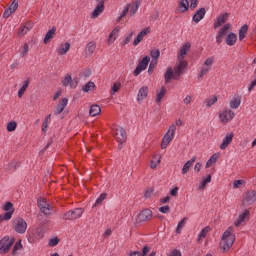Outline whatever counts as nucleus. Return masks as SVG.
I'll use <instances>...</instances> for the list:
<instances>
[{"label":"nucleus","instance_id":"obj_1","mask_svg":"<svg viewBox=\"0 0 256 256\" xmlns=\"http://www.w3.org/2000/svg\"><path fill=\"white\" fill-rule=\"evenodd\" d=\"M233 243H235V234H233V226H230L223 233L220 241V249H222V253H227V251L233 247Z\"/></svg>","mask_w":256,"mask_h":256},{"label":"nucleus","instance_id":"obj_2","mask_svg":"<svg viewBox=\"0 0 256 256\" xmlns=\"http://www.w3.org/2000/svg\"><path fill=\"white\" fill-rule=\"evenodd\" d=\"M175 131H177V126H175V124L170 125L167 133L162 138V149H167V147H169V143H171L175 137Z\"/></svg>","mask_w":256,"mask_h":256},{"label":"nucleus","instance_id":"obj_3","mask_svg":"<svg viewBox=\"0 0 256 256\" xmlns=\"http://www.w3.org/2000/svg\"><path fill=\"white\" fill-rule=\"evenodd\" d=\"M15 244V237L4 236L0 240V253L3 255L7 254L8 251H11V248Z\"/></svg>","mask_w":256,"mask_h":256},{"label":"nucleus","instance_id":"obj_4","mask_svg":"<svg viewBox=\"0 0 256 256\" xmlns=\"http://www.w3.org/2000/svg\"><path fill=\"white\" fill-rule=\"evenodd\" d=\"M83 208H75L63 214L62 219L64 221H75V219H81L83 216Z\"/></svg>","mask_w":256,"mask_h":256},{"label":"nucleus","instance_id":"obj_5","mask_svg":"<svg viewBox=\"0 0 256 256\" xmlns=\"http://www.w3.org/2000/svg\"><path fill=\"white\" fill-rule=\"evenodd\" d=\"M2 209L7 211V213L0 215V223H3V221H9V219L13 217V213H15V208H13V203L11 202H6Z\"/></svg>","mask_w":256,"mask_h":256},{"label":"nucleus","instance_id":"obj_6","mask_svg":"<svg viewBox=\"0 0 256 256\" xmlns=\"http://www.w3.org/2000/svg\"><path fill=\"white\" fill-rule=\"evenodd\" d=\"M256 202V191L248 190L243 194L242 197V205L243 207H249V205H253Z\"/></svg>","mask_w":256,"mask_h":256},{"label":"nucleus","instance_id":"obj_7","mask_svg":"<svg viewBox=\"0 0 256 256\" xmlns=\"http://www.w3.org/2000/svg\"><path fill=\"white\" fill-rule=\"evenodd\" d=\"M179 64L174 67V79L175 81H179V79H181V75H183V73H185V69H187V67L189 66V62H187L186 60H178Z\"/></svg>","mask_w":256,"mask_h":256},{"label":"nucleus","instance_id":"obj_8","mask_svg":"<svg viewBox=\"0 0 256 256\" xmlns=\"http://www.w3.org/2000/svg\"><path fill=\"white\" fill-rule=\"evenodd\" d=\"M37 205L44 215H51V211H53V207H51V204L47 202V199L45 198H38Z\"/></svg>","mask_w":256,"mask_h":256},{"label":"nucleus","instance_id":"obj_9","mask_svg":"<svg viewBox=\"0 0 256 256\" xmlns=\"http://www.w3.org/2000/svg\"><path fill=\"white\" fill-rule=\"evenodd\" d=\"M214 62H215V59L213 57L207 58L204 61V65L202 66L199 72L198 79H203V77H205V75H207L211 71V68L213 67Z\"/></svg>","mask_w":256,"mask_h":256},{"label":"nucleus","instance_id":"obj_10","mask_svg":"<svg viewBox=\"0 0 256 256\" xmlns=\"http://www.w3.org/2000/svg\"><path fill=\"white\" fill-rule=\"evenodd\" d=\"M13 229L16 233L24 235L25 231H27V222L23 218H17L13 222Z\"/></svg>","mask_w":256,"mask_h":256},{"label":"nucleus","instance_id":"obj_11","mask_svg":"<svg viewBox=\"0 0 256 256\" xmlns=\"http://www.w3.org/2000/svg\"><path fill=\"white\" fill-rule=\"evenodd\" d=\"M151 61V57L145 56L137 65L135 70L133 71L134 77H138V75H141V71H145L147 67L149 66V62Z\"/></svg>","mask_w":256,"mask_h":256},{"label":"nucleus","instance_id":"obj_12","mask_svg":"<svg viewBox=\"0 0 256 256\" xmlns=\"http://www.w3.org/2000/svg\"><path fill=\"white\" fill-rule=\"evenodd\" d=\"M235 117V112L229 108H224L219 114L221 123H229Z\"/></svg>","mask_w":256,"mask_h":256},{"label":"nucleus","instance_id":"obj_13","mask_svg":"<svg viewBox=\"0 0 256 256\" xmlns=\"http://www.w3.org/2000/svg\"><path fill=\"white\" fill-rule=\"evenodd\" d=\"M153 218V212L150 209L142 210L137 216L138 223H145L147 221H151Z\"/></svg>","mask_w":256,"mask_h":256},{"label":"nucleus","instance_id":"obj_14","mask_svg":"<svg viewBox=\"0 0 256 256\" xmlns=\"http://www.w3.org/2000/svg\"><path fill=\"white\" fill-rule=\"evenodd\" d=\"M63 87H70V89H75L79 85V78H72L71 75H66L62 81Z\"/></svg>","mask_w":256,"mask_h":256},{"label":"nucleus","instance_id":"obj_15","mask_svg":"<svg viewBox=\"0 0 256 256\" xmlns=\"http://www.w3.org/2000/svg\"><path fill=\"white\" fill-rule=\"evenodd\" d=\"M230 29H231V24L227 23L218 31L216 36V43L218 45H221V43H223V37L227 35V31H229Z\"/></svg>","mask_w":256,"mask_h":256},{"label":"nucleus","instance_id":"obj_16","mask_svg":"<svg viewBox=\"0 0 256 256\" xmlns=\"http://www.w3.org/2000/svg\"><path fill=\"white\" fill-rule=\"evenodd\" d=\"M114 135L116 141H120L121 143H125V141H127V132H125V128L123 127L115 128Z\"/></svg>","mask_w":256,"mask_h":256},{"label":"nucleus","instance_id":"obj_17","mask_svg":"<svg viewBox=\"0 0 256 256\" xmlns=\"http://www.w3.org/2000/svg\"><path fill=\"white\" fill-rule=\"evenodd\" d=\"M191 51V42H186L178 52V61H185V55Z\"/></svg>","mask_w":256,"mask_h":256},{"label":"nucleus","instance_id":"obj_18","mask_svg":"<svg viewBox=\"0 0 256 256\" xmlns=\"http://www.w3.org/2000/svg\"><path fill=\"white\" fill-rule=\"evenodd\" d=\"M151 33V27H147L141 30V32L138 33L137 37L133 41L134 47H137L141 41H143V38L145 35H149Z\"/></svg>","mask_w":256,"mask_h":256},{"label":"nucleus","instance_id":"obj_19","mask_svg":"<svg viewBox=\"0 0 256 256\" xmlns=\"http://www.w3.org/2000/svg\"><path fill=\"white\" fill-rule=\"evenodd\" d=\"M105 11V1H100L95 9L93 10L92 14H91V17L92 19H97V17L99 15H101V13H103Z\"/></svg>","mask_w":256,"mask_h":256},{"label":"nucleus","instance_id":"obj_20","mask_svg":"<svg viewBox=\"0 0 256 256\" xmlns=\"http://www.w3.org/2000/svg\"><path fill=\"white\" fill-rule=\"evenodd\" d=\"M229 19V13H224V14H221L216 22H214V29H219V27H221V25H225V23H227V20Z\"/></svg>","mask_w":256,"mask_h":256},{"label":"nucleus","instance_id":"obj_21","mask_svg":"<svg viewBox=\"0 0 256 256\" xmlns=\"http://www.w3.org/2000/svg\"><path fill=\"white\" fill-rule=\"evenodd\" d=\"M206 14L207 10L205 8H200L193 15L192 21H194V23H199L200 21H202V19H204Z\"/></svg>","mask_w":256,"mask_h":256},{"label":"nucleus","instance_id":"obj_22","mask_svg":"<svg viewBox=\"0 0 256 256\" xmlns=\"http://www.w3.org/2000/svg\"><path fill=\"white\" fill-rule=\"evenodd\" d=\"M233 137H235V134H233V132L227 134L223 139L222 143L220 144V149H227V147H229V145H231V143L233 142Z\"/></svg>","mask_w":256,"mask_h":256},{"label":"nucleus","instance_id":"obj_23","mask_svg":"<svg viewBox=\"0 0 256 256\" xmlns=\"http://www.w3.org/2000/svg\"><path fill=\"white\" fill-rule=\"evenodd\" d=\"M249 220V210H245L239 215L238 219L234 222L235 227H241V224Z\"/></svg>","mask_w":256,"mask_h":256},{"label":"nucleus","instance_id":"obj_24","mask_svg":"<svg viewBox=\"0 0 256 256\" xmlns=\"http://www.w3.org/2000/svg\"><path fill=\"white\" fill-rule=\"evenodd\" d=\"M69 103V100L67 98H63L58 106L56 107V110L54 111L55 115H61L62 111H65V107H67V104Z\"/></svg>","mask_w":256,"mask_h":256},{"label":"nucleus","instance_id":"obj_25","mask_svg":"<svg viewBox=\"0 0 256 256\" xmlns=\"http://www.w3.org/2000/svg\"><path fill=\"white\" fill-rule=\"evenodd\" d=\"M95 49H97V43L94 41L89 42L85 47L86 57H91L92 54L95 53Z\"/></svg>","mask_w":256,"mask_h":256},{"label":"nucleus","instance_id":"obj_26","mask_svg":"<svg viewBox=\"0 0 256 256\" xmlns=\"http://www.w3.org/2000/svg\"><path fill=\"white\" fill-rule=\"evenodd\" d=\"M69 49H71V43L66 42L60 44V47L56 49L58 55H67L69 53Z\"/></svg>","mask_w":256,"mask_h":256},{"label":"nucleus","instance_id":"obj_27","mask_svg":"<svg viewBox=\"0 0 256 256\" xmlns=\"http://www.w3.org/2000/svg\"><path fill=\"white\" fill-rule=\"evenodd\" d=\"M57 32V28L56 27H52V29H50L43 40L44 45H48V43H51V39H53L55 37V33Z\"/></svg>","mask_w":256,"mask_h":256},{"label":"nucleus","instance_id":"obj_28","mask_svg":"<svg viewBox=\"0 0 256 256\" xmlns=\"http://www.w3.org/2000/svg\"><path fill=\"white\" fill-rule=\"evenodd\" d=\"M164 79H165L166 85H169V83H171V79H175V72H173L172 67L167 68L165 75H164Z\"/></svg>","mask_w":256,"mask_h":256},{"label":"nucleus","instance_id":"obj_29","mask_svg":"<svg viewBox=\"0 0 256 256\" xmlns=\"http://www.w3.org/2000/svg\"><path fill=\"white\" fill-rule=\"evenodd\" d=\"M149 93V88L147 86H143L138 91L137 101H143L144 99H147V95Z\"/></svg>","mask_w":256,"mask_h":256},{"label":"nucleus","instance_id":"obj_30","mask_svg":"<svg viewBox=\"0 0 256 256\" xmlns=\"http://www.w3.org/2000/svg\"><path fill=\"white\" fill-rule=\"evenodd\" d=\"M179 13H187L189 11V0H180L178 3Z\"/></svg>","mask_w":256,"mask_h":256},{"label":"nucleus","instance_id":"obj_31","mask_svg":"<svg viewBox=\"0 0 256 256\" xmlns=\"http://www.w3.org/2000/svg\"><path fill=\"white\" fill-rule=\"evenodd\" d=\"M229 105L230 109H239V107H241V96L232 98Z\"/></svg>","mask_w":256,"mask_h":256},{"label":"nucleus","instance_id":"obj_32","mask_svg":"<svg viewBox=\"0 0 256 256\" xmlns=\"http://www.w3.org/2000/svg\"><path fill=\"white\" fill-rule=\"evenodd\" d=\"M100 113H101V106L100 105L94 104L90 107L89 115L91 117H97V115H99Z\"/></svg>","mask_w":256,"mask_h":256},{"label":"nucleus","instance_id":"obj_33","mask_svg":"<svg viewBox=\"0 0 256 256\" xmlns=\"http://www.w3.org/2000/svg\"><path fill=\"white\" fill-rule=\"evenodd\" d=\"M237 43V34L229 33L226 37V45L233 46Z\"/></svg>","mask_w":256,"mask_h":256},{"label":"nucleus","instance_id":"obj_34","mask_svg":"<svg viewBox=\"0 0 256 256\" xmlns=\"http://www.w3.org/2000/svg\"><path fill=\"white\" fill-rule=\"evenodd\" d=\"M247 31H249V25L244 24L239 30V41H243V39H245V35H247Z\"/></svg>","mask_w":256,"mask_h":256},{"label":"nucleus","instance_id":"obj_35","mask_svg":"<svg viewBox=\"0 0 256 256\" xmlns=\"http://www.w3.org/2000/svg\"><path fill=\"white\" fill-rule=\"evenodd\" d=\"M209 231H211V227H209V226H206L201 230V232L197 238L198 243L201 241V239H205V237H207V234L209 233Z\"/></svg>","mask_w":256,"mask_h":256},{"label":"nucleus","instance_id":"obj_36","mask_svg":"<svg viewBox=\"0 0 256 256\" xmlns=\"http://www.w3.org/2000/svg\"><path fill=\"white\" fill-rule=\"evenodd\" d=\"M27 87H29V79H27L23 86L18 90V97L19 99H21V97H23V95H25V91H27Z\"/></svg>","mask_w":256,"mask_h":256},{"label":"nucleus","instance_id":"obj_37","mask_svg":"<svg viewBox=\"0 0 256 256\" xmlns=\"http://www.w3.org/2000/svg\"><path fill=\"white\" fill-rule=\"evenodd\" d=\"M165 93H167V89L165 87H162L156 95V103H161L163 97H165Z\"/></svg>","mask_w":256,"mask_h":256},{"label":"nucleus","instance_id":"obj_38","mask_svg":"<svg viewBox=\"0 0 256 256\" xmlns=\"http://www.w3.org/2000/svg\"><path fill=\"white\" fill-rule=\"evenodd\" d=\"M211 183V174H209L206 178H203L202 183L199 185L198 189L203 191L207 187V184Z\"/></svg>","mask_w":256,"mask_h":256},{"label":"nucleus","instance_id":"obj_39","mask_svg":"<svg viewBox=\"0 0 256 256\" xmlns=\"http://www.w3.org/2000/svg\"><path fill=\"white\" fill-rule=\"evenodd\" d=\"M150 56L152 57V61H156L161 57V51L159 49H153L150 51Z\"/></svg>","mask_w":256,"mask_h":256},{"label":"nucleus","instance_id":"obj_40","mask_svg":"<svg viewBox=\"0 0 256 256\" xmlns=\"http://www.w3.org/2000/svg\"><path fill=\"white\" fill-rule=\"evenodd\" d=\"M91 89H95V82L93 81H89L86 85L82 87V91H84V93H89Z\"/></svg>","mask_w":256,"mask_h":256},{"label":"nucleus","instance_id":"obj_41","mask_svg":"<svg viewBox=\"0 0 256 256\" xmlns=\"http://www.w3.org/2000/svg\"><path fill=\"white\" fill-rule=\"evenodd\" d=\"M19 249H23V244H21V240H18L13 246L12 255H17V251H19Z\"/></svg>","mask_w":256,"mask_h":256},{"label":"nucleus","instance_id":"obj_42","mask_svg":"<svg viewBox=\"0 0 256 256\" xmlns=\"http://www.w3.org/2000/svg\"><path fill=\"white\" fill-rule=\"evenodd\" d=\"M192 165H193V162L187 161L182 168V175H187V173H189V169H191Z\"/></svg>","mask_w":256,"mask_h":256},{"label":"nucleus","instance_id":"obj_43","mask_svg":"<svg viewBox=\"0 0 256 256\" xmlns=\"http://www.w3.org/2000/svg\"><path fill=\"white\" fill-rule=\"evenodd\" d=\"M217 103V96H213L212 98H208L205 100V104L207 107H213Z\"/></svg>","mask_w":256,"mask_h":256},{"label":"nucleus","instance_id":"obj_44","mask_svg":"<svg viewBox=\"0 0 256 256\" xmlns=\"http://www.w3.org/2000/svg\"><path fill=\"white\" fill-rule=\"evenodd\" d=\"M187 217H184L179 223L178 226L176 228V233H181V229H183V227H185V224L187 223Z\"/></svg>","mask_w":256,"mask_h":256},{"label":"nucleus","instance_id":"obj_45","mask_svg":"<svg viewBox=\"0 0 256 256\" xmlns=\"http://www.w3.org/2000/svg\"><path fill=\"white\" fill-rule=\"evenodd\" d=\"M15 129H17V122L11 121L7 124V131H9V133L15 131Z\"/></svg>","mask_w":256,"mask_h":256},{"label":"nucleus","instance_id":"obj_46","mask_svg":"<svg viewBox=\"0 0 256 256\" xmlns=\"http://www.w3.org/2000/svg\"><path fill=\"white\" fill-rule=\"evenodd\" d=\"M105 199H107V193H103L99 196V198L96 200L94 207H97V205H101V203H103V201H105Z\"/></svg>","mask_w":256,"mask_h":256},{"label":"nucleus","instance_id":"obj_47","mask_svg":"<svg viewBox=\"0 0 256 256\" xmlns=\"http://www.w3.org/2000/svg\"><path fill=\"white\" fill-rule=\"evenodd\" d=\"M19 7V1L13 0L12 4L8 7L12 13H15Z\"/></svg>","mask_w":256,"mask_h":256},{"label":"nucleus","instance_id":"obj_48","mask_svg":"<svg viewBox=\"0 0 256 256\" xmlns=\"http://www.w3.org/2000/svg\"><path fill=\"white\" fill-rule=\"evenodd\" d=\"M139 5H141V2L139 0H137L135 2V5L130 8V13L132 15H135V13H137V11L139 10Z\"/></svg>","mask_w":256,"mask_h":256},{"label":"nucleus","instance_id":"obj_49","mask_svg":"<svg viewBox=\"0 0 256 256\" xmlns=\"http://www.w3.org/2000/svg\"><path fill=\"white\" fill-rule=\"evenodd\" d=\"M120 89H121V82H115L112 86V95H115V93H118Z\"/></svg>","mask_w":256,"mask_h":256},{"label":"nucleus","instance_id":"obj_50","mask_svg":"<svg viewBox=\"0 0 256 256\" xmlns=\"http://www.w3.org/2000/svg\"><path fill=\"white\" fill-rule=\"evenodd\" d=\"M59 238L55 237V238H51L48 245L49 247H57V245H59Z\"/></svg>","mask_w":256,"mask_h":256},{"label":"nucleus","instance_id":"obj_51","mask_svg":"<svg viewBox=\"0 0 256 256\" xmlns=\"http://www.w3.org/2000/svg\"><path fill=\"white\" fill-rule=\"evenodd\" d=\"M155 67H157V60H151L150 64H149V68H148V73L151 75V73H153V69H155Z\"/></svg>","mask_w":256,"mask_h":256},{"label":"nucleus","instance_id":"obj_52","mask_svg":"<svg viewBox=\"0 0 256 256\" xmlns=\"http://www.w3.org/2000/svg\"><path fill=\"white\" fill-rule=\"evenodd\" d=\"M131 39H133V31L127 35L122 43V45H128L131 42Z\"/></svg>","mask_w":256,"mask_h":256},{"label":"nucleus","instance_id":"obj_53","mask_svg":"<svg viewBox=\"0 0 256 256\" xmlns=\"http://www.w3.org/2000/svg\"><path fill=\"white\" fill-rule=\"evenodd\" d=\"M23 51L20 52V55L22 57H25V55H27V53H29V44H24L23 47H22Z\"/></svg>","mask_w":256,"mask_h":256},{"label":"nucleus","instance_id":"obj_54","mask_svg":"<svg viewBox=\"0 0 256 256\" xmlns=\"http://www.w3.org/2000/svg\"><path fill=\"white\" fill-rule=\"evenodd\" d=\"M160 213H171V207L169 206H162L159 208Z\"/></svg>","mask_w":256,"mask_h":256},{"label":"nucleus","instance_id":"obj_55","mask_svg":"<svg viewBox=\"0 0 256 256\" xmlns=\"http://www.w3.org/2000/svg\"><path fill=\"white\" fill-rule=\"evenodd\" d=\"M243 183H245V181H243V180H235L233 182L234 189H239V187H241V185H243Z\"/></svg>","mask_w":256,"mask_h":256},{"label":"nucleus","instance_id":"obj_56","mask_svg":"<svg viewBox=\"0 0 256 256\" xmlns=\"http://www.w3.org/2000/svg\"><path fill=\"white\" fill-rule=\"evenodd\" d=\"M221 157V153H214L209 159L208 161H217L218 159H220Z\"/></svg>","mask_w":256,"mask_h":256},{"label":"nucleus","instance_id":"obj_57","mask_svg":"<svg viewBox=\"0 0 256 256\" xmlns=\"http://www.w3.org/2000/svg\"><path fill=\"white\" fill-rule=\"evenodd\" d=\"M116 38H117V33H115V30H114L109 35L108 43H112L113 41H115ZM111 39H113V41Z\"/></svg>","mask_w":256,"mask_h":256},{"label":"nucleus","instance_id":"obj_58","mask_svg":"<svg viewBox=\"0 0 256 256\" xmlns=\"http://www.w3.org/2000/svg\"><path fill=\"white\" fill-rule=\"evenodd\" d=\"M11 15H13V12L11 11V9L8 8L3 13L4 19H8V17H11Z\"/></svg>","mask_w":256,"mask_h":256},{"label":"nucleus","instance_id":"obj_59","mask_svg":"<svg viewBox=\"0 0 256 256\" xmlns=\"http://www.w3.org/2000/svg\"><path fill=\"white\" fill-rule=\"evenodd\" d=\"M154 191H155V189H153V188L148 189L145 192L144 197H146V199H149V197H151V195H153Z\"/></svg>","mask_w":256,"mask_h":256},{"label":"nucleus","instance_id":"obj_60","mask_svg":"<svg viewBox=\"0 0 256 256\" xmlns=\"http://www.w3.org/2000/svg\"><path fill=\"white\" fill-rule=\"evenodd\" d=\"M159 163H161L160 161H151L149 164L150 169H157V167L159 166Z\"/></svg>","mask_w":256,"mask_h":256},{"label":"nucleus","instance_id":"obj_61","mask_svg":"<svg viewBox=\"0 0 256 256\" xmlns=\"http://www.w3.org/2000/svg\"><path fill=\"white\" fill-rule=\"evenodd\" d=\"M199 0H190V9H197Z\"/></svg>","mask_w":256,"mask_h":256},{"label":"nucleus","instance_id":"obj_62","mask_svg":"<svg viewBox=\"0 0 256 256\" xmlns=\"http://www.w3.org/2000/svg\"><path fill=\"white\" fill-rule=\"evenodd\" d=\"M27 31L25 30L24 26L18 30V37H23L24 35H27Z\"/></svg>","mask_w":256,"mask_h":256},{"label":"nucleus","instance_id":"obj_63","mask_svg":"<svg viewBox=\"0 0 256 256\" xmlns=\"http://www.w3.org/2000/svg\"><path fill=\"white\" fill-rule=\"evenodd\" d=\"M149 251H151V249L148 248V246H144L142 249V254L140 256H147V253H149Z\"/></svg>","mask_w":256,"mask_h":256},{"label":"nucleus","instance_id":"obj_64","mask_svg":"<svg viewBox=\"0 0 256 256\" xmlns=\"http://www.w3.org/2000/svg\"><path fill=\"white\" fill-rule=\"evenodd\" d=\"M128 256H141V252L140 251H130L128 253Z\"/></svg>","mask_w":256,"mask_h":256}]
</instances>
